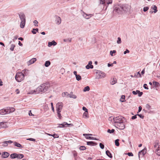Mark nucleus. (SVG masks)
Here are the masks:
<instances>
[{
  "label": "nucleus",
  "mask_w": 160,
  "mask_h": 160,
  "mask_svg": "<svg viewBox=\"0 0 160 160\" xmlns=\"http://www.w3.org/2000/svg\"><path fill=\"white\" fill-rule=\"evenodd\" d=\"M38 92H36V91L35 90H34L33 91H31L30 92H29V94H36Z\"/></svg>",
  "instance_id": "obj_51"
},
{
  "label": "nucleus",
  "mask_w": 160,
  "mask_h": 160,
  "mask_svg": "<svg viewBox=\"0 0 160 160\" xmlns=\"http://www.w3.org/2000/svg\"><path fill=\"white\" fill-rule=\"evenodd\" d=\"M0 114L4 115L6 114V112L5 109L0 110Z\"/></svg>",
  "instance_id": "obj_24"
},
{
  "label": "nucleus",
  "mask_w": 160,
  "mask_h": 160,
  "mask_svg": "<svg viewBox=\"0 0 160 160\" xmlns=\"http://www.w3.org/2000/svg\"><path fill=\"white\" fill-rule=\"evenodd\" d=\"M153 84L154 86H158L159 84V83L157 82L154 81L153 82Z\"/></svg>",
  "instance_id": "obj_53"
},
{
  "label": "nucleus",
  "mask_w": 160,
  "mask_h": 160,
  "mask_svg": "<svg viewBox=\"0 0 160 160\" xmlns=\"http://www.w3.org/2000/svg\"><path fill=\"white\" fill-rule=\"evenodd\" d=\"M137 115L139 117L141 118L142 119L144 118V116L143 115H142V114H138Z\"/></svg>",
  "instance_id": "obj_62"
},
{
  "label": "nucleus",
  "mask_w": 160,
  "mask_h": 160,
  "mask_svg": "<svg viewBox=\"0 0 160 160\" xmlns=\"http://www.w3.org/2000/svg\"><path fill=\"white\" fill-rule=\"evenodd\" d=\"M86 138L87 139H92L93 138V137H91V136H88V137H86Z\"/></svg>",
  "instance_id": "obj_54"
},
{
  "label": "nucleus",
  "mask_w": 160,
  "mask_h": 160,
  "mask_svg": "<svg viewBox=\"0 0 160 160\" xmlns=\"http://www.w3.org/2000/svg\"><path fill=\"white\" fill-rule=\"evenodd\" d=\"M57 44V42L54 40H53L51 42H48V47H50L52 45L55 46Z\"/></svg>",
  "instance_id": "obj_16"
},
{
  "label": "nucleus",
  "mask_w": 160,
  "mask_h": 160,
  "mask_svg": "<svg viewBox=\"0 0 160 160\" xmlns=\"http://www.w3.org/2000/svg\"><path fill=\"white\" fill-rule=\"evenodd\" d=\"M87 144L88 145L90 146H95L97 145V143L94 142L92 141L87 142Z\"/></svg>",
  "instance_id": "obj_18"
},
{
  "label": "nucleus",
  "mask_w": 160,
  "mask_h": 160,
  "mask_svg": "<svg viewBox=\"0 0 160 160\" xmlns=\"http://www.w3.org/2000/svg\"><path fill=\"white\" fill-rule=\"evenodd\" d=\"M129 51L128 49H126V51L124 52V54H126L127 53H129Z\"/></svg>",
  "instance_id": "obj_61"
},
{
  "label": "nucleus",
  "mask_w": 160,
  "mask_h": 160,
  "mask_svg": "<svg viewBox=\"0 0 160 160\" xmlns=\"http://www.w3.org/2000/svg\"><path fill=\"white\" fill-rule=\"evenodd\" d=\"M82 110L85 111V112H88V110L85 107H82Z\"/></svg>",
  "instance_id": "obj_60"
},
{
  "label": "nucleus",
  "mask_w": 160,
  "mask_h": 160,
  "mask_svg": "<svg viewBox=\"0 0 160 160\" xmlns=\"http://www.w3.org/2000/svg\"><path fill=\"white\" fill-rule=\"evenodd\" d=\"M33 22L34 24V25L35 26H38V21L36 20H35L33 21Z\"/></svg>",
  "instance_id": "obj_47"
},
{
  "label": "nucleus",
  "mask_w": 160,
  "mask_h": 160,
  "mask_svg": "<svg viewBox=\"0 0 160 160\" xmlns=\"http://www.w3.org/2000/svg\"><path fill=\"white\" fill-rule=\"evenodd\" d=\"M14 145H15V146H16V147H19V148H22V147L21 145L20 144H19L16 142H14Z\"/></svg>",
  "instance_id": "obj_27"
},
{
  "label": "nucleus",
  "mask_w": 160,
  "mask_h": 160,
  "mask_svg": "<svg viewBox=\"0 0 160 160\" xmlns=\"http://www.w3.org/2000/svg\"><path fill=\"white\" fill-rule=\"evenodd\" d=\"M5 109L6 111V114L13 112L15 110V109L13 107H7Z\"/></svg>",
  "instance_id": "obj_12"
},
{
  "label": "nucleus",
  "mask_w": 160,
  "mask_h": 160,
  "mask_svg": "<svg viewBox=\"0 0 160 160\" xmlns=\"http://www.w3.org/2000/svg\"><path fill=\"white\" fill-rule=\"evenodd\" d=\"M136 92H137V94H138V95L139 97H141L142 96L143 94L142 92H141L140 91L138 90H137Z\"/></svg>",
  "instance_id": "obj_33"
},
{
  "label": "nucleus",
  "mask_w": 160,
  "mask_h": 160,
  "mask_svg": "<svg viewBox=\"0 0 160 160\" xmlns=\"http://www.w3.org/2000/svg\"><path fill=\"white\" fill-rule=\"evenodd\" d=\"M20 19L21 21L20 26L21 28H23L26 22V17L24 14L22 12L18 13Z\"/></svg>",
  "instance_id": "obj_3"
},
{
  "label": "nucleus",
  "mask_w": 160,
  "mask_h": 160,
  "mask_svg": "<svg viewBox=\"0 0 160 160\" xmlns=\"http://www.w3.org/2000/svg\"><path fill=\"white\" fill-rule=\"evenodd\" d=\"M17 153H14L10 155V157L12 158H16L17 157Z\"/></svg>",
  "instance_id": "obj_30"
},
{
  "label": "nucleus",
  "mask_w": 160,
  "mask_h": 160,
  "mask_svg": "<svg viewBox=\"0 0 160 160\" xmlns=\"http://www.w3.org/2000/svg\"><path fill=\"white\" fill-rule=\"evenodd\" d=\"M158 144H159L158 141H156V142L154 143V148H157L158 146V147L159 146L158 145Z\"/></svg>",
  "instance_id": "obj_34"
},
{
  "label": "nucleus",
  "mask_w": 160,
  "mask_h": 160,
  "mask_svg": "<svg viewBox=\"0 0 160 160\" xmlns=\"http://www.w3.org/2000/svg\"><path fill=\"white\" fill-rule=\"evenodd\" d=\"M28 114L30 116L33 115L32 114L31 110L29 111L28 112Z\"/></svg>",
  "instance_id": "obj_64"
},
{
  "label": "nucleus",
  "mask_w": 160,
  "mask_h": 160,
  "mask_svg": "<svg viewBox=\"0 0 160 160\" xmlns=\"http://www.w3.org/2000/svg\"><path fill=\"white\" fill-rule=\"evenodd\" d=\"M68 125L73 126V125L72 124H71V123L68 124L67 122H65L62 124H59V126H58V127H60V128L66 127Z\"/></svg>",
  "instance_id": "obj_13"
},
{
  "label": "nucleus",
  "mask_w": 160,
  "mask_h": 160,
  "mask_svg": "<svg viewBox=\"0 0 160 160\" xmlns=\"http://www.w3.org/2000/svg\"><path fill=\"white\" fill-rule=\"evenodd\" d=\"M114 131L115 130L114 129H112L111 130L110 129H108L107 131V132L110 133H113L114 132Z\"/></svg>",
  "instance_id": "obj_39"
},
{
  "label": "nucleus",
  "mask_w": 160,
  "mask_h": 160,
  "mask_svg": "<svg viewBox=\"0 0 160 160\" xmlns=\"http://www.w3.org/2000/svg\"><path fill=\"white\" fill-rule=\"evenodd\" d=\"M121 43V39L120 37L118 38V40L117 41V43L118 44H120Z\"/></svg>",
  "instance_id": "obj_48"
},
{
  "label": "nucleus",
  "mask_w": 160,
  "mask_h": 160,
  "mask_svg": "<svg viewBox=\"0 0 160 160\" xmlns=\"http://www.w3.org/2000/svg\"><path fill=\"white\" fill-rule=\"evenodd\" d=\"M121 102H124L125 101V96L122 95L121 97Z\"/></svg>",
  "instance_id": "obj_44"
},
{
  "label": "nucleus",
  "mask_w": 160,
  "mask_h": 160,
  "mask_svg": "<svg viewBox=\"0 0 160 160\" xmlns=\"http://www.w3.org/2000/svg\"><path fill=\"white\" fill-rule=\"evenodd\" d=\"M90 90V88L89 86H87L85 87L84 88V89L83 90V91L84 92H85L86 91H88Z\"/></svg>",
  "instance_id": "obj_32"
},
{
  "label": "nucleus",
  "mask_w": 160,
  "mask_h": 160,
  "mask_svg": "<svg viewBox=\"0 0 160 160\" xmlns=\"http://www.w3.org/2000/svg\"><path fill=\"white\" fill-rule=\"evenodd\" d=\"M116 52V51L115 50L113 51H111L110 52V54L112 56H113L114 55H113V53H115Z\"/></svg>",
  "instance_id": "obj_42"
},
{
  "label": "nucleus",
  "mask_w": 160,
  "mask_h": 160,
  "mask_svg": "<svg viewBox=\"0 0 160 160\" xmlns=\"http://www.w3.org/2000/svg\"><path fill=\"white\" fill-rule=\"evenodd\" d=\"M99 146L100 148L102 149H103L104 148V145L103 144H102V143H100L99 144Z\"/></svg>",
  "instance_id": "obj_50"
},
{
  "label": "nucleus",
  "mask_w": 160,
  "mask_h": 160,
  "mask_svg": "<svg viewBox=\"0 0 160 160\" xmlns=\"http://www.w3.org/2000/svg\"><path fill=\"white\" fill-rule=\"evenodd\" d=\"M147 86V85L146 84H144L143 85V87L146 89H148V88Z\"/></svg>",
  "instance_id": "obj_55"
},
{
  "label": "nucleus",
  "mask_w": 160,
  "mask_h": 160,
  "mask_svg": "<svg viewBox=\"0 0 160 160\" xmlns=\"http://www.w3.org/2000/svg\"><path fill=\"white\" fill-rule=\"evenodd\" d=\"M146 108L148 110H150L151 108V106L149 104H147L146 105Z\"/></svg>",
  "instance_id": "obj_45"
},
{
  "label": "nucleus",
  "mask_w": 160,
  "mask_h": 160,
  "mask_svg": "<svg viewBox=\"0 0 160 160\" xmlns=\"http://www.w3.org/2000/svg\"><path fill=\"white\" fill-rule=\"evenodd\" d=\"M147 152V149L145 148L144 149L139 152L138 153L139 158L140 157L142 158L146 153Z\"/></svg>",
  "instance_id": "obj_6"
},
{
  "label": "nucleus",
  "mask_w": 160,
  "mask_h": 160,
  "mask_svg": "<svg viewBox=\"0 0 160 160\" xmlns=\"http://www.w3.org/2000/svg\"><path fill=\"white\" fill-rule=\"evenodd\" d=\"M156 153L158 155L160 156V148H159V146L158 147V148L157 150Z\"/></svg>",
  "instance_id": "obj_36"
},
{
  "label": "nucleus",
  "mask_w": 160,
  "mask_h": 160,
  "mask_svg": "<svg viewBox=\"0 0 160 160\" xmlns=\"http://www.w3.org/2000/svg\"><path fill=\"white\" fill-rule=\"evenodd\" d=\"M37 59L36 58H33L30 60L28 62V65L31 64L33 63L36 61Z\"/></svg>",
  "instance_id": "obj_17"
},
{
  "label": "nucleus",
  "mask_w": 160,
  "mask_h": 160,
  "mask_svg": "<svg viewBox=\"0 0 160 160\" xmlns=\"http://www.w3.org/2000/svg\"><path fill=\"white\" fill-rule=\"evenodd\" d=\"M50 86V85L49 82L44 83L41 84L40 86H39L37 88V90L43 93L48 90Z\"/></svg>",
  "instance_id": "obj_2"
},
{
  "label": "nucleus",
  "mask_w": 160,
  "mask_h": 160,
  "mask_svg": "<svg viewBox=\"0 0 160 160\" xmlns=\"http://www.w3.org/2000/svg\"><path fill=\"white\" fill-rule=\"evenodd\" d=\"M17 157L16 158L18 159H21L23 158L24 155L23 154H18L17 153Z\"/></svg>",
  "instance_id": "obj_25"
},
{
  "label": "nucleus",
  "mask_w": 160,
  "mask_h": 160,
  "mask_svg": "<svg viewBox=\"0 0 160 160\" xmlns=\"http://www.w3.org/2000/svg\"><path fill=\"white\" fill-rule=\"evenodd\" d=\"M115 126L119 129H123L125 127V125L123 123V121L122 122L118 124H116Z\"/></svg>",
  "instance_id": "obj_9"
},
{
  "label": "nucleus",
  "mask_w": 160,
  "mask_h": 160,
  "mask_svg": "<svg viewBox=\"0 0 160 160\" xmlns=\"http://www.w3.org/2000/svg\"><path fill=\"white\" fill-rule=\"evenodd\" d=\"M83 117L84 118H88V112H85L83 114Z\"/></svg>",
  "instance_id": "obj_31"
},
{
  "label": "nucleus",
  "mask_w": 160,
  "mask_h": 160,
  "mask_svg": "<svg viewBox=\"0 0 160 160\" xmlns=\"http://www.w3.org/2000/svg\"><path fill=\"white\" fill-rule=\"evenodd\" d=\"M112 3V1H99L100 5H102L104 6H106L107 7L109 4Z\"/></svg>",
  "instance_id": "obj_7"
},
{
  "label": "nucleus",
  "mask_w": 160,
  "mask_h": 160,
  "mask_svg": "<svg viewBox=\"0 0 160 160\" xmlns=\"http://www.w3.org/2000/svg\"><path fill=\"white\" fill-rule=\"evenodd\" d=\"M93 68V65H90L88 64L86 66V68L87 69H89L90 68L92 69Z\"/></svg>",
  "instance_id": "obj_35"
},
{
  "label": "nucleus",
  "mask_w": 160,
  "mask_h": 160,
  "mask_svg": "<svg viewBox=\"0 0 160 160\" xmlns=\"http://www.w3.org/2000/svg\"><path fill=\"white\" fill-rule=\"evenodd\" d=\"M72 38H68V39H63V41L64 42L69 41V42H71L72 41Z\"/></svg>",
  "instance_id": "obj_40"
},
{
  "label": "nucleus",
  "mask_w": 160,
  "mask_h": 160,
  "mask_svg": "<svg viewBox=\"0 0 160 160\" xmlns=\"http://www.w3.org/2000/svg\"><path fill=\"white\" fill-rule=\"evenodd\" d=\"M72 153L75 159H76L77 157V153L76 151H73L72 152Z\"/></svg>",
  "instance_id": "obj_28"
},
{
  "label": "nucleus",
  "mask_w": 160,
  "mask_h": 160,
  "mask_svg": "<svg viewBox=\"0 0 160 160\" xmlns=\"http://www.w3.org/2000/svg\"><path fill=\"white\" fill-rule=\"evenodd\" d=\"M131 5L127 4H115L114 6V14H122L123 13H129L131 11Z\"/></svg>",
  "instance_id": "obj_1"
},
{
  "label": "nucleus",
  "mask_w": 160,
  "mask_h": 160,
  "mask_svg": "<svg viewBox=\"0 0 160 160\" xmlns=\"http://www.w3.org/2000/svg\"><path fill=\"white\" fill-rule=\"evenodd\" d=\"M134 76L136 77L137 78L141 77V75L140 73L139 72H138L136 74H135Z\"/></svg>",
  "instance_id": "obj_43"
},
{
  "label": "nucleus",
  "mask_w": 160,
  "mask_h": 160,
  "mask_svg": "<svg viewBox=\"0 0 160 160\" xmlns=\"http://www.w3.org/2000/svg\"><path fill=\"white\" fill-rule=\"evenodd\" d=\"M79 149L81 150H84L86 149V148L84 146H81L79 147Z\"/></svg>",
  "instance_id": "obj_46"
},
{
  "label": "nucleus",
  "mask_w": 160,
  "mask_h": 160,
  "mask_svg": "<svg viewBox=\"0 0 160 160\" xmlns=\"http://www.w3.org/2000/svg\"><path fill=\"white\" fill-rule=\"evenodd\" d=\"M15 47V45L14 44H12L11 45V47L10 48V50L11 51H13L14 50V48Z\"/></svg>",
  "instance_id": "obj_41"
},
{
  "label": "nucleus",
  "mask_w": 160,
  "mask_h": 160,
  "mask_svg": "<svg viewBox=\"0 0 160 160\" xmlns=\"http://www.w3.org/2000/svg\"><path fill=\"white\" fill-rule=\"evenodd\" d=\"M113 121L114 122V125H116V124H118L119 123L122 122L123 121L122 120V118L121 116L113 118Z\"/></svg>",
  "instance_id": "obj_5"
},
{
  "label": "nucleus",
  "mask_w": 160,
  "mask_h": 160,
  "mask_svg": "<svg viewBox=\"0 0 160 160\" xmlns=\"http://www.w3.org/2000/svg\"><path fill=\"white\" fill-rule=\"evenodd\" d=\"M76 78L77 80L79 81L81 79V76L79 75L78 74V75H76Z\"/></svg>",
  "instance_id": "obj_37"
},
{
  "label": "nucleus",
  "mask_w": 160,
  "mask_h": 160,
  "mask_svg": "<svg viewBox=\"0 0 160 160\" xmlns=\"http://www.w3.org/2000/svg\"><path fill=\"white\" fill-rule=\"evenodd\" d=\"M51 64V62L49 61H46L45 63V66L46 67H48Z\"/></svg>",
  "instance_id": "obj_29"
},
{
  "label": "nucleus",
  "mask_w": 160,
  "mask_h": 160,
  "mask_svg": "<svg viewBox=\"0 0 160 160\" xmlns=\"http://www.w3.org/2000/svg\"><path fill=\"white\" fill-rule=\"evenodd\" d=\"M81 13L82 15L83 16V17L86 19H88L91 18L92 15V14H88L87 13L84 12L82 10L81 11Z\"/></svg>",
  "instance_id": "obj_11"
},
{
  "label": "nucleus",
  "mask_w": 160,
  "mask_h": 160,
  "mask_svg": "<svg viewBox=\"0 0 160 160\" xmlns=\"http://www.w3.org/2000/svg\"><path fill=\"white\" fill-rule=\"evenodd\" d=\"M148 9H149V8L148 7H145L143 8V11L144 12H146L148 10Z\"/></svg>",
  "instance_id": "obj_49"
},
{
  "label": "nucleus",
  "mask_w": 160,
  "mask_h": 160,
  "mask_svg": "<svg viewBox=\"0 0 160 160\" xmlns=\"http://www.w3.org/2000/svg\"><path fill=\"white\" fill-rule=\"evenodd\" d=\"M61 112H59L58 111H57L58 115L60 119V117H61V114H60Z\"/></svg>",
  "instance_id": "obj_56"
},
{
  "label": "nucleus",
  "mask_w": 160,
  "mask_h": 160,
  "mask_svg": "<svg viewBox=\"0 0 160 160\" xmlns=\"http://www.w3.org/2000/svg\"><path fill=\"white\" fill-rule=\"evenodd\" d=\"M24 78V75L22 72H18L15 76V79L18 82H20Z\"/></svg>",
  "instance_id": "obj_4"
},
{
  "label": "nucleus",
  "mask_w": 160,
  "mask_h": 160,
  "mask_svg": "<svg viewBox=\"0 0 160 160\" xmlns=\"http://www.w3.org/2000/svg\"><path fill=\"white\" fill-rule=\"evenodd\" d=\"M12 141L11 140H9L8 141H6L3 142L2 146L4 147H6L8 146V143H12Z\"/></svg>",
  "instance_id": "obj_21"
},
{
  "label": "nucleus",
  "mask_w": 160,
  "mask_h": 160,
  "mask_svg": "<svg viewBox=\"0 0 160 160\" xmlns=\"http://www.w3.org/2000/svg\"><path fill=\"white\" fill-rule=\"evenodd\" d=\"M8 127L6 123L3 122H0V129L2 128H6Z\"/></svg>",
  "instance_id": "obj_15"
},
{
  "label": "nucleus",
  "mask_w": 160,
  "mask_h": 160,
  "mask_svg": "<svg viewBox=\"0 0 160 160\" xmlns=\"http://www.w3.org/2000/svg\"><path fill=\"white\" fill-rule=\"evenodd\" d=\"M52 136L54 138H58L59 137V136L57 134H54L53 135H52Z\"/></svg>",
  "instance_id": "obj_52"
},
{
  "label": "nucleus",
  "mask_w": 160,
  "mask_h": 160,
  "mask_svg": "<svg viewBox=\"0 0 160 160\" xmlns=\"http://www.w3.org/2000/svg\"><path fill=\"white\" fill-rule=\"evenodd\" d=\"M119 139H117L115 140V144L116 146H118L119 145Z\"/></svg>",
  "instance_id": "obj_38"
},
{
  "label": "nucleus",
  "mask_w": 160,
  "mask_h": 160,
  "mask_svg": "<svg viewBox=\"0 0 160 160\" xmlns=\"http://www.w3.org/2000/svg\"><path fill=\"white\" fill-rule=\"evenodd\" d=\"M137 115L132 116V119H134L137 118Z\"/></svg>",
  "instance_id": "obj_63"
},
{
  "label": "nucleus",
  "mask_w": 160,
  "mask_h": 160,
  "mask_svg": "<svg viewBox=\"0 0 160 160\" xmlns=\"http://www.w3.org/2000/svg\"><path fill=\"white\" fill-rule=\"evenodd\" d=\"M106 155L110 158H112V156L111 153L108 150H107L106 151Z\"/></svg>",
  "instance_id": "obj_26"
},
{
  "label": "nucleus",
  "mask_w": 160,
  "mask_h": 160,
  "mask_svg": "<svg viewBox=\"0 0 160 160\" xmlns=\"http://www.w3.org/2000/svg\"><path fill=\"white\" fill-rule=\"evenodd\" d=\"M127 154L128 155V156H133V154L131 152H128Z\"/></svg>",
  "instance_id": "obj_58"
},
{
  "label": "nucleus",
  "mask_w": 160,
  "mask_h": 160,
  "mask_svg": "<svg viewBox=\"0 0 160 160\" xmlns=\"http://www.w3.org/2000/svg\"><path fill=\"white\" fill-rule=\"evenodd\" d=\"M9 155V154L7 152H4L2 154V157L3 158H5L8 157Z\"/></svg>",
  "instance_id": "obj_19"
},
{
  "label": "nucleus",
  "mask_w": 160,
  "mask_h": 160,
  "mask_svg": "<svg viewBox=\"0 0 160 160\" xmlns=\"http://www.w3.org/2000/svg\"><path fill=\"white\" fill-rule=\"evenodd\" d=\"M151 9L153 10L154 12L156 13L158 11L157 8L155 5H153L151 7Z\"/></svg>",
  "instance_id": "obj_23"
},
{
  "label": "nucleus",
  "mask_w": 160,
  "mask_h": 160,
  "mask_svg": "<svg viewBox=\"0 0 160 160\" xmlns=\"http://www.w3.org/2000/svg\"><path fill=\"white\" fill-rule=\"evenodd\" d=\"M116 82L113 79L112 81L111 82V83L112 85H114Z\"/></svg>",
  "instance_id": "obj_57"
},
{
  "label": "nucleus",
  "mask_w": 160,
  "mask_h": 160,
  "mask_svg": "<svg viewBox=\"0 0 160 160\" xmlns=\"http://www.w3.org/2000/svg\"><path fill=\"white\" fill-rule=\"evenodd\" d=\"M28 140H29L31 141H35L36 140L35 139L32 138H29L28 139H27Z\"/></svg>",
  "instance_id": "obj_59"
},
{
  "label": "nucleus",
  "mask_w": 160,
  "mask_h": 160,
  "mask_svg": "<svg viewBox=\"0 0 160 160\" xmlns=\"http://www.w3.org/2000/svg\"><path fill=\"white\" fill-rule=\"evenodd\" d=\"M62 96L63 97H69V93L67 92H63L62 94Z\"/></svg>",
  "instance_id": "obj_22"
},
{
  "label": "nucleus",
  "mask_w": 160,
  "mask_h": 160,
  "mask_svg": "<svg viewBox=\"0 0 160 160\" xmlns=\"http://www.w3.org/2000/svg\"><path fill=\"white\" fill-rule=\"evenodd\" d=\"M69 97L70 98L76 99L77 98V96L76 95L73 94V92H71L69 93Z\"/></svg>",
  "instance_id": "obj_20"
},
{
  "label": "nucleus",
  "mask_w": 160,
  "mask_h": 160,
  "mask_svg": "<svg viewBox=\"0 0 160 160\" xmlns=\"http://www.w3.org/2000/svg\"><path fill=\"white\" fill-rule=\"evenodd\" d=\"M55 21L56 23L58 25L60 24L61 22V20L59 17L56 16L55 17Z\"/></svg>",
  "instance_id": "obj_14"
},
{
  "label": "nucleus",
  "mask_w": 160,
  "mask_h": 160,
  "mask_svg": "<svg viewBox=\"0 0 160 160\" xmlns=\"http://www.w3.org/2000/svg\"><path fill=\"white\" fill-rule=\"evenodd\" d=\"M56 109L58 112H61L63 107V103L62 102H59L56 104Z\"/></svg>",
  "instance_id": "obj_10"
},
{
  "label": "nucleus",
  "mask_w": 160,
  "mask_h": 160,
  "mask_svg": "<svg viewBox=\"0 0 160 160\" xmlns=\"http://www.w3.org/2000/svg\"><path fill=\"white\" fill-rule=\"evenodd\" d=\"M96 73L98 76V79L103 78L106 76V74L104 72L100 70H97Z\"/></svg>",
  "instance_id": "obj_8"
}]
</instances>
